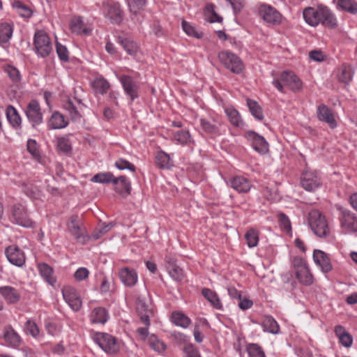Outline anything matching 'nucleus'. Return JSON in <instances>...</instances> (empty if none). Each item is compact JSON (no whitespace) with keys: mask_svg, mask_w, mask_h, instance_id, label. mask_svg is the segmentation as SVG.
Masks as SVG:
<instances>
[{"mask_svg":"<svg viewBox=\"0 0 357 357\" xmlns=\"http://www.w3.org/2000/svg\"><path fill=\"white\" fill-rule=\"evenodd\" d=\"M272 84L281 93H284V86L293 92L300 91L303 87L301 80L292 71H283L279 79L273 80Z\"/></svg>","mask_w":357,"mask_h":357,"instance_id":"obj_1","label":"nucleus"},{"mask_svg":"<svg viewBox=\"0 0 357 357\" xmlns=\"http://www.w3.org/2000/svg\"><path fill=\"white\" fill-rule=\"evenodd\" d=\"M308 222L314 234L319 238H326L330 234L327 221L319 210H312L309 213Z\"/></svg>","mask_w":357,"mask_h":357,"instance_id":"obj_2","label":"nucleus"},{"mask_svg":"<svg viewBox=\"0 0 357 357\" xmlns=\"http://www.w3.org/2000/svg\"><path fill=\"white\" fill-rule=\"evenodd\" d=\"M218 56L221 63L231 73L240 74L244 70L243 61L236 54L225 50L219 52Z\"/></svg>","mask_w":357,"mask_h":357,"instance_id":"obj_3","label":"nucleus"},{"mask_svg":"<svg viewBox=\"0 0 357 357\" xmlns=\"http://www.w3.org/2000/svg\"><path fill=\"white\" fill-rule=\"evenodd\" d=\"M33 45L36 54L42 58L52 52V45L49 36L43 31H37L34 34Z\"/></svg>","mask_w":357,"mask_h":357,"instance_id":"obj_4","label":"nucleus"},{"mask_svg":"<svg viewBox=\"0 0 357 357\" xmlns=\"http://www.w3.org/2000/svg\"><path fill=\"white\" fill-rule=\"evenodd\" d=\"M93 340L107 354H116L119 351L120 345L118 340L110 334L96 333Z\"/></svg>","mask_w":357,"mask_h":357,"instance_id":"obj_5","label":"nucleus"},{"mask_svg":"<svg viewBox=\"0 0 357 357\" xmlns=\"http://www.w3.org/2000/svg\"><path fill=\"white\" fill-rule=\"evenodd\" d=\"M301 187L308 192H314L322 185V180L317 171L306 169L300 178Z\"/></svg>","mask_w":357,"mask_h":357,"instance_id":"obj_6","label":"nucleus"},{"mask_svg":"<svg viewBox=\"0 0 357 357\" xmlns=\"http://www.w3.org/2000/svg\"><path fill=\"white\" fill-rule=\"evenodd\" d=\"M118 79L131 102L139 97V84L132 77L123 74L119 76Z\"/></svg>","mask_w":357,"mask_h":357,"instance_id":"obj_7","label":"nucleus"},{"mask_svg":"<svg viewBox=\"0 0 357 357\" xmlns=\"http://www.w3.org/2000/svg\"><path fill=\"white\" fill-rule=\"evenodd\" d=\"M165 266L169 275L176 282H182L185 278L183 269L178 264L174 255L168 254L165 257Z\"/></svg>","mask_w":357,"mask_h":357,"instance_id":"obj_8","label":"nucleus"},{"mask_svg":"<svg viewBox=\"0 0 357 357\" xmlns=\"http://www.w3.org/2000/svg\"><path fill=\"white\" fill-rule=\"evenodd\" d=\"M25 114L33 128H36L43 123V113L40 104L36 100H31L28 103L25 109Z\"/></svg>","mask_w":357,"mask_h":357,"instance_id":"obj_9","label":"nucleus"},{"mask_svg":"<svg viewBox=\"0 0 357 357\" xmlns=\"http://www.w3.org/2000/svg\"><path fill=\"white\" fill-rule=\"evenodd\" d=\"M259 14L267 24L275 26L282 22V15L271 6L262 4L259 7Z\"/></svg>","mask_w":357,"mask_h":357,"instance_id":"obj_10","label":"nucleus"},{"mask_svg":"<svg viewBox=\"0 0 357 357\" xmlns=\"http://www.w3.org/2000/svg\"><path fill=\"white\" fill-rule=\"evenodd\" d=\"M245 137L250 143L255 151L260 154H265L268 151V143L266 139L257 132L248 130L245 133Z\"/></svg>","mask_w":357,"mask_h":357,"instance_id":"obj_11","label":"nucleus"},{"mask_svg":"<svg viewBox=\"0 0 357 357\" xmlns=\"http://www.w3.org/2000/svg\"><path fill=\"white\" fill-rule=\"evenodd\" d=\"M70 233L82 243H86L89 240V236L86 235L84 227L78 222V217L73 215L67 225Z\"/></svg>","mask_w":357,"mask_h":357,"instance_id":"obj_12","label":"nucleus"},{"mask_svg":"<svg viewBox=\"0 0 357 357\" xmlns=\"http://www.w3.org/2000/svg\"><path fill=\"white\" fill-rule=\"evenodd\" d=\"M339 219L342 227L346 228L350 232L357 231V217L350 211L339 207Z\"/></svg>","mask_w":357,"mask_h":357,"instance_id":"obj_13","label":"nucleus"},{"mask_svg":"<svg viewBox=\"0 0 357 357\" xmlns=\"http://www.w3.org/2000/svg\"><path fill=\"white\" fill-rule=\"evenodd\" d=\"M317 117L319 121L326 123L331 129H335L337 126L333 110L324 104L317 107Z\"/></svg>","mask_w":357,"mask_h":357,"instance_id":"obj_14","label":"nucleus"},{"mask_svg":"<svg viewBox=\"0 0 357 357\" xmlns=\"http://www.w3.org/2000/svg\"><path fill=\"white\" fill-rule=\"evenodd\" d=\"M62 294L63 299L73 311L78 312L81 309L82 302L75 288L65 287L62 289Z\"/></svg>","mask_w":357,"mask_h":357,"instance_id":"obj_15","label":"nucleus"},{"mask_svg":"<svg viewBox=\"0 0 357 357\" xmlns=\"http://www.w3.org/2000/svg\"><path fill=\"white\" fill-rule=\"evenodd\" d=\"M104 13L112 24H120L123 20V14L119 3H104Z\"/></svg>","mask_w":357,"mask_h":357,"instance_id":"obj_16","label":"nucleus"},{"mask_svg":"<svg viewBox=\"0 0 357 357\" xmlns=\"http://www.w3.org/2000/svg\"><path fill=\"white\" fill-rule=\"evenodd\" d=\"M5 254L10 264L18 267H22L24 265L26 261L24 253L17 246H8L5 250Z\"/></svg>","mask_w":357,"mask_h":357,"instance_id":"obj_17","label":"nucleus"},{"mask_svg":"<svg viewBox=\"0 0 357 357\" xmlns=\"http://www.w3.org/2000/svg\"><path fill=\"white\" fill-rule=\"evenodd\" d=\"M13 217L15 222L24 227L31 228L34 222L28 217L26 209L21 204H17L13 208Z\"/></svg>","mask_w":357,"mask_h":357,"instance_id":"obj_18","label":"nucleus"},{"mask_svg":"<svg viewBox=\"0 0 357 357\" xmlns=\"http://www.w3.org/2000/svg\"><path fill=\"white\" fill-rule=\"evenodd\" d=\"M322 6L323 4H319L316 7H307L303 10V16L307 24L314 27L319 24Z\"/></svg>","mask_w":357,"mask_h":357,"instance_id":"obj_19","label":"nucleus"},{"mask_svg":"<svg viewBox=\"0 0 357 357\" xmlns=\"http://www.w3.org/2000/svg\"><path fill=\"white\" fill-rule=\"evenodd\" d=\"M313 260L324 273H328L333 269L331 259L324 251L315 249L313 252Z\"/></svg>","mask_w":357,"mask_h":357,"instance_id":"obj_20","label":"nucleus"},{"mask_svg":"<svg viewBox=\"0 0 357 357\" xmlns=\"http://www.w3.org/2000/svg\"><path fill=\"white\" fill-rule=\"evenodd\" d=\"M114 190L123 197H126L131 192L130 181L126 176H120L113 179Z\"/></svg>","mask_w":357,"mask_h":357,"instance_id":"obj_21","label":"nucleus"},{"mask_svg":"<svg viewBox=\"0 0 357 357\" xmlns=\"http://www.w3.org/2000/svg\"><path fill=\"white\" fill-rule=\"evenodd\" d=\"M319 24L323 25L324 27L333 29L337 27L338 22L337 19L335 14L329 9L326 6H322L321 11L320 13Z\"/></svg>","mask_w":357,"mask_h":357,"instance_id":"obj_22","label":"nucleus"},{"mask_svg":"<svg viewBox=\"0 0 357 357\" xmlns=\"http://www.w3.org/2000/svg\"><path fill=\"white\" fill-rule=\"evenodd\" d=\"M119 278L121 282L128 287H134L138 281L137 271L130 267H123L119 270Z\"/></svg>","mask_w":357,"mask_h":357,"instance_id":"obj_23","label":"nucleus"},{"mask_svg":"<svg viewBox=\"0 0 357 357\" xmlns=\"http://www.w3.org/2000/svg\"><path fill=\"white\" fill-rule=\"evenodd\" d=\"M3 338L6 344L13 348L19 347L22 343V338L10 326L3 329Z\"/></svg>","mask_w":357,"mask_h":357,"instance_id":"obj_24","label":"nucleus"},{"mask_svg":"<svg viewBox=\"0 0 357 357\" xmlns=\"http://www.w3.org/2000/svg\"><path fill=\"white\" fill-rule=\"evenodd\" d=\"M229 185L238 193H247L252 187L250 180L241 176H236L231 178Z\"/></svg>","mask_w":357,"mask_h":357,"instance_id":"obj_25","label":"nucleus"},{"mask_svg":"<svg viewBox=\"0 0 357 357\" xmlns=\"http://www.w3.org/2000/svg\"><path fill=\"white\" fill-rule=\"evenodd\" d=\"M199 123L202 130L205 133L212 136L220 135V123L214 119L201 118Z\"/></svg>","mask_w":357,"mask_h":357,"instance_id":"obj_26","label":"nucleus"},{"mask_svg":"<svg viewBox=\"0 0 357 357\" xmlns=\"http://www.w3.org/2000/svg\"><path fill=\"white\" fill-rule=\"evenodd\" d=\"M109 314L107 310L103 307L93 308L89 315V319L93 324H105L109 319Z\"/></svg>","mask_w":357,"mask_h":357,"instance_id":"obj_27","label":"nucleus"},{"mask_svg":"<svg viewBox=\"0 0 357 357\" xmlns=\"http://www.w3.org/2000/svg\"><path fill=\"white\" fill-rule=\"evenodd\" d=\"M70 28L72 32L78 35H90L92 31V29L87 26L80 16L72 19L70 22Z\"/></svg>","mask_w":357,"mask_h":357,"instance_id":"obj_28","label":"nucleus"},{"mask_svg":"<svg viewBox=\"0 0 357 357\" xmlns=\"http://www.w3.org/2000/svg\"><path fill=\"white\" fill-rule=\"evenodd\" d=\"M0 294L8 303H15L20 298V295L17 290L10 286L1 287Z\"/></svg>","mask_w":357,"mask_h":357,"instance_id":"obj_29","label":"nucleus"},{"mask_svg":"<svg viewBox=\"0 0 357 357\" xmlns=\"http://www.w3.org/2000/svg\"><path fill=\"white\" fill-rule=\"evenodd\" d=\"M354 70L349 64H342L337 69V77L340 82L349 84L353 78Z\"/></svg>","mask_w":357,"mask_h":357,"instance_id":"obj_30","label":"nucleus"},{"mask_svg":"<svg viewBox=\"0 0 357 357\" xmlns=\"http://www.w3.org/2000/svg\"><path fill=\"white\" fill-rule=\"evenodd\" d=\"M68 125V121L66 120L64 116L59 112H54L48 123V127L50 129H62Z\"/></svg>","mask_w":357,"mask_h":357,"instance_id":"obj_31","label":"nucleus"},{"mask_svg":"<svg viewBox=\"0 0 357 357\" xmlns=\"http://www.w3.org/2000/svg\"><path fill=\"white\" fill-rule=\"evenodd\" d=\"M6 115L9 123L15 129L21 128L22 119L17 109L8 105L6 109Z\"/></svg>","mask_w":357,"mask_h":357,"instance_id":"obj_32","label":"nucleus"},{"mask_svg":"<svg viewBox=\"0 0 357 357\" xmlns=\"http://www.w3.org/2000/svg\"><path fill=\"white\" fill-rule=\"evenodd\" d=\"M117 42L121 45L124 50L130 55H135L139 49V47L132 38L128 37L119 36Z\"/></svg>","mask_w":357,"mask_h":357,"instance_id":"obj_33","label":"nucleus"},{"mask_svg":"<svg viewBox=\"0 0 357 357\" xmlns=\"http://www.w3.org/2000/svg\"><path fill=\"white\" fill-rule=\"evenodd\" d=\"M261 326L264 332L274 335L280 333V326L275 319L271 316H264L263 317Z\"/></svg>","mask_w":357,"mask_h":357,"instance_id":"obj_34","label":"nucleus"},{"mask_svg":"<svg viewBox=\"0 0 357 357\" xmlns=\"http://www.w3.org/2000/svg\"><path fill=\"white\" fill-rule=\"evenodd\" d=\"M39 273L41 277L50 285L53 286L56 282V278L54 277V270L47 264L41 263L38 265Z\"/></svg>","mask_w":357,"mask_h":357,"instance_id":"obj_35","label":"nucleus"},{"mask_svg":"<svg viewBox=\"0 0 357 357\" xmlns=\"http://www.w3.org/2000/svg\"><path fill=\"white\" fill-rule=\"evenodd\" d=\"M335 333L342 346L348 348L352 345L353 338L342 326H336L335 327Z\"/></svg>","mask_w":357,"mask_h":357,"instance_id":"obj_36","label":"nucleus"},{"mask_svg":"<svg viewBox=\"0 0 357 357\" xmlns=\"http://www.w3.org/2000/svg\"><path fill=\"white\" fill-rule=\"evenodd\" d=\"M202 296L217 310H222V304L218 294L208 288H204L202 290Z\"/></svg>","mask_w":357,"mask_h":357,"instance_id":"obj_37","label":"nucleus"},{"mask_svg":"<svg viewBox=\"0 0 357 357\" xmlns=\"http://www.w3.org/2000/svg\"><path fill=\"white\" fill-rule=\"evenodd\" d=\"M13 33V25L8 22L0 24V45L3 46L9 42Z\"/></svg>","mask_w":357,"mask_h":357,"instance_id":"obj_38","label":"nucleus"},{"mask_svg":"<svg viewBox=\"0 0 357 357\" xmlns=\"http://www.w3.org/2000/svg\"><path fill=\"white\" fill-rule=\"evenodd\" d=\"M172 321L176 326L187 328L191 324V319L181 312H174L172 314Z\"/></svg>","mask_w":357,"mask_h":357,"instance_id":"obj_39","label":"nucleus"},{"mask_svg":"<svg viewBox=\"0 0 357 357\" xmlns=\"http://www.w3.org/2000/svg\"><path fill=\"white\" fill-rule=\"evenodd\" d=\"M92 86L96 92L101 95L107 93L110 88L109 82L102 76L96 77L93 82Z\"/></svg>","mask_w":357,"mask_h":357,"instance_id":"obj_40","label":"nucleus"},{"mask_svg":"<svg viewBox=\"0 0 357 357\" xmlns=\"http://www.w3.org/2000/svg\"><path fill=\"white\" fill-rule=\"evenodd\" d=\"M23 330L25 334L30 335L35 339H39L40 337L43 336L40 334L39 327L32 319H28L24 323Z\"/></svg>","mask_w":357,"mask_h":357,"instance_id":"obj_41","label":"nucleus"},{"mask_svg":"<svg viewBox=\"0 0 357 357\" xmlns=\"http://www.w3.org/2000/svg\"><path fill=\"white\" fill-rule=\"evenodd\" d=\"M155 163L161 169H169L174 164L170 156L164 151H159L155 155Z\"/></svg>","mask_w":357,"mask_h":357,"instance_id":"obj_42","label":"nucleus"},{"mask_svg":"<svg viewBox=\"0 0 357 357\" xmlns=\"http://www.w3.org/2000/svg\"><path fill=\"white\" fill-rule=\"evenodd\" d=\"M247 105L249 108V111L251 114L258 121H261L264 119V114L262 108L258 104V102L254 100L248 98L247 99Z\"/></svg>","mask_w":357,"mask_h":357,"instance_id":"obj_43","label":"nucleus"},{"mask_svg":"<svg viewBox=\"0 0 357 357\" xmlns=\"http://www.w3.org/2000/svg\"><path fill=\"white\" fill-rule=\"evenodd\" d=\"M296 277L300 283L305 286H310L313 283V275L308 267L301 271H296Z\"/></svg>","mask_w":357,"mask_h":357,"instance_id":"obj_44","label":"nucleus"},{"mask_svg":"<svg viewBox=\"0 0 357 357\" xmlns=\"http://www.w3.org/2000/svg\"><path fill=\"white\" fill-rule=\"evenodd\" d=\"M226 114L230 123L235 127H243L244 123L240 116L239 112L234 108H227Z\"/></svg>","mask_w":357,"mask_h":357,"instance_id":"obj_45","label":"nucleus"},{"mask_svg":"<svg viewBox=\"0 0 357 357\" xmlns=\"http://www.w3.org/2000/svg\"><path fill=\"white\" fill-rule=\"evenodd\" d=\"M245 349L249 357H266L264 349L257 343L247 344Z\"/></svg>","mask_w":357,"mask_h":357,"instance_id":"obj_46","label":"nucleus"},{"mask_svg":"<svg viewBox=\"0 0 357 357\" xmlns=\"http://www.w3.org/2000/svg\"><path fill=\"white\" fill-rule=\"evenodd\" d=\"M337 6L343 11L351 14L357 13V3L354 0H338Z\"/></svg>","mask_w":357,"mask_h":357,"instance_id":"obj_47","label":"nucleus"},{"mask_svg":"<svg viewBox=\"0 0 357 357\" xmlns=\"http://www.w3.org/2000/svg\"><path fill=\"white\" fill-rule=\"evenodd\" d=\"M114 224L113 222H109L108 224H99L93 230L91 237L95 240L100 238L103 235L107 234L114 227Z\"/></svg>","mask_w":357,"mask_h":357,"instance_id":"obj_48","label":"nucleus"},{"mask_svg":"<svg viewBox=\"0 0 357 357\" xmlns=\"http://www.w3.org/2000/svg\"><path fill=\"white\" fill-rule=\"evenodd\" d=\"M114 178V174L110 172H100L95 174L91 178V181L98 183H109L113 181Z\"/></svg>","mask_w":357,"mask_h":357,"instance_id":"obj_49","label":"nucleus"},{"mask_svg":"<svg viewBox=\"0 0 357 357\" xmlns=\"http://www.w3.org/2000/svg\"><path fill=\"white\" fill-rule=\"evenodd\" d=\"M4 70L14 84H18L21 82L22 75L17 68L13 66L7 65Z\"/></svg>","mask_w":357,"mask_h":357,"instance_id":"obj_50","label":"nucleus"},{"mask_svg":"<svg viewBox=\"0 0 357 357\" xmlns=\"http://www.w3.org/2000/svg\"><path fill=\"white\" fill-rule=\"evenodd\" d=\"M56 146L59 151L65 154H68L72 151L70 139L67 137H58L56 139Z\"/></svg>","mask_w":357,"mask_h":357,"instance_id":"obj_51","label":"nucleus"},{"mask_svg":"<svg viewBox=\"0 0 357 357\" xmlns=\"http://www.w3.org/2000/svg\"><path fill=\"white\" fill-rule=\"evenodd\" d=\"M136 310L138 313H153L152 310L146 303V297L142 295L137 298Z\"/></svg>","mask_w":357,"mask_h":357,"instance_id":"obj_52","label":"nucleus"},{"mask_svg":"<svg viewBox=\"0 0 357 357\" xmlns=\"http://www.w3.org/2000/svg\"><path fill=\"white\" fill-rule=\"evenodd\" d=\"M183 31L189 36L200 39L203 37V33L197 31L189 22L183 20L181 23Z\"/></svg>","mask_w":357,"mask_h":357,"instance_id":"obj_53","label":"nucleus"},{"mask_svg":"<svg viewBox=\"0 0 357 357\" xmlns=\"http://www.w3.org/2000/svg\"><path fill=\"white\" fill-rule=\"evenodd\" d=\"M174 139L181 144H187L192 142V138L188 130H179L175 132L173 135Z\"/></svg>","mask_w":357,"mask_h":357,"instance_id":"obj_54","label":"nucleus"},{"mask_svg":"<svg viewBox=\"0 0 357 357\" xmlns=\"http://www.w3.org/2000/svg\"><path fill=\"white\" fill-rule=\"evenodd\" d=\"M245 238L249 248H254L259 242L258 234L254 229L248 230L245 234Z\"/></svg>","mask_w":357,"mask_h":357,"instance_id":"obj_55","label":"nucleus"},{"mask_svg":"<svg viewBox=\"0 0 357 357\" xmlns=\"http://www.w3.org/2000/svg\"><path fill=\"white\" fill-rule=\"evenodd\" d=\"M146 1V0H129L128 6L132 13L137 14L139 10H144Z\"/></svg>","mask_w":357,"mask_h":357,"instance_id":"obj_56","label":"nucleus"},{"mask_svg":"<svg viewBox=\"0 0 357 357\" xmlns=\"http://www.w3.org/2000/svg\"><path fill=\"white\" fill-rule=\"evenodd\" d=\"M114 165L119 170L128 169L132 172L136 170V167L132 163L123 158H119L116 160Z\"/></svg>","mask_w":357,"mask_h":357,"instance_id":"obj_57","label":"nucleus"},{"mask_svg":"<svg viewBox=\"0 0 357 357\" xmlns=\"http://www.w3.org/2000/svg\"><path fill=\"white\" fill-rule=\"evenodd\" d=\"M149 343L153 349L158 352L164 351L166 348L165 344L160 341L154 335L149 337Z\"/></svg>","mask_w":357,"mask_h":357,"instance_id":"obj_58","label":"nucleus"},{"mask_svg":"<svg viewBox=\"0 0 357 357\" xmlns=\"http://www.w3.org/2000/svg\"><path fill=\"white\" fill-rule=\"evenodd\" d=\"M56 53H57V55H58L59 59L61 61L67 62L69 61L68 51L66 46L56 42Z\"/></svg>","mask_w":357,"mask_h":357,"instance_id":"obj_59","label":"nucleus"},{"mask_svg":"<svg viewBox=\"0 0 357 357\" xmlns=\"http://www.w3.org/2000/svg\"><path fill=\"white\" fill-rule=\"evenodd\" d=\"M185 357H201L198 349L192 343H188L183 347Z\"/></svg>","mask_w":357,"mask_h":357,"instance_id":"obj_60","label":"nucleus"},{"mask_svg":"<svg viewBox=\"0 0 357 357\" xmlns=\"http://www.w3.org/2000/svg\"><path fill=\"white\" fill-rule=\"evenodd\" d=\"M278 221L280 226L283 228L284 231L287 232H289L291 231V222L287 215L283 213H280L278 215Z\"/></svg>","mask_w":357,"mask_h":357,"instance_id":"obj_61","label":"nucleus"},{"mask_svg":"<svg viewBox=\"0 0 357 357\" xmlns=\"http://www.w3.org/2000/svg\"><path fill=\"white\" fill-rule=\"evenodd\" d=\"M206 11L212 14V17L208 20L209 22H220L222 17L219 16L215 11V6L213 4H208L206 6Z\"/></svg>","mask_w":357,"mask_h":357,"instance_id":"obj_62","label":"nucleus"},{"mask_svg":"<svg viewBox=\"0 0 357 357\" xmlns=\"http://www.w3.org/2000/svg\"><path fill=\"white\" fill-rule=\"evenodd\" d=\"M89 271L85 267L79 268L74 273L75 279L77 281H82L89 277Z\"/></svg>","mask_w":357,"mask_h":357,"instance_id":"obj_63","label":"nucleus"},{"mask_svg":"<svg viewBox=\"0 0 357 357\" xmlns=\"http://www.w3.org/2000/svg\"><path fill=\"white\" fill-rule=\"evenodd\" d=\"M27 150L34 157L39 158L40 153L36 147V142L34 139H29L27 141Z\"/></svg>","mask_w":357,"mask_h":357,"instance_id":"obj_64","label":"nucleus"}]
</instances>
